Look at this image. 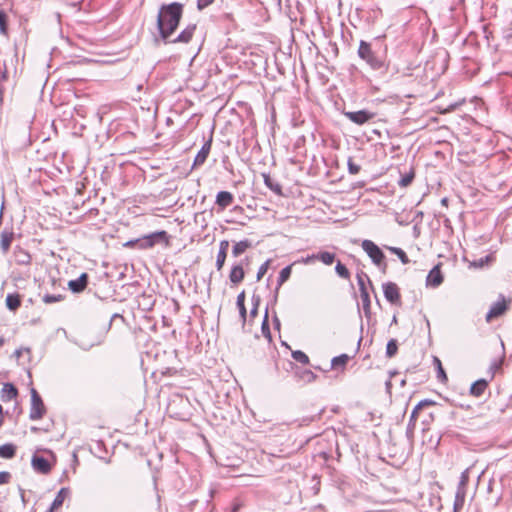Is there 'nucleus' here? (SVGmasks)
<instances>
[{
	"mask_svg": "<svg viewBox=\"0 0 512 512\" xmlns=\"http://www.w3.org/2000/svg\"><path fill=\"white\" fill-rule=\"evenodd\" d=\"M69 494L70 491L68 488H61L57 493L54 501L52 502L48 512H54L58 510L63 505V502L69 496Z\"/></svg>",
	"mask_w": 512,
	"mask_h": 512,
	"instance_id": "nucleus-15",
	"label": "nucleus"
},
{
	"mask_svg": "<svg viewBox=\"0 0 512 512\" xmlns=\"http://www.w3.org/2000/svg\"><path fill=\"white\" fill-rule=\"evenodd\" d=\"M228 248H229V241L228 240H222L219 243V251H218V253H222V254L227 255Z\"/></svg>",
	"mask_w": 512,
	"mask_h": 512,
	"instance_id": "nucleus-44",
	"label": "nucleus"
},
{
	"mask_svg": "<svg viewBox=\"0 0 512 512\" xmlns=\"http://www.w3.org/2000/svg\"><path fill=\"white\" fill-rule=\"evenodd\" d=\"M3 87L2 85H0V104L2 103V100H3Z\"/></svg>",
	"mask_w": 512,
	"mask_h": 512,
	"instance_id": "nucleus-52",
	"label": "nucleus"
},
{
	"mask_svg": "<svg viewBox=\"0 0 512 512\" xmlns=\"http://www.w3.org/2000/svg\"><path fill=\"white\" fill-rule=\"evenodd\" d=\"M269 268V260L264 262L258 269L257 272V281H260L262 277L267 273Z\"/></svg>",
	"mask_w": 512,
	"mask_h": 512,
	"instance_id": "nucleus-41",
	"label": "nucleus"
},
{
	"mask_svg": "<svg viewBox=\"0 0 512 512\" xmlns=\"http://www.w3.org/2000/svg\"><path fill=\"white\" fill-rule=\"evenodd\" d=\"M383 293L388 302L391 304L400 303V292L398 286L393 282L383 284Z\"/></svg>",
	"mask_w": 512,
	"mask_h": 512,
	"instance_id": "nucleus-8",
	"label": "nucleus"
},
{
	"mask_svg": "<svg viewBox=\"0 0 512 512\" xmlns=\"http://www.w3.org/2000/svg\"><path fill=\"white\" fill-rule=\"evenodd\" d=\"M266 324H267V314L265 315V319H264L263 326H262L263 331L265 330Z\"/></svg>",
	"mask_w": 512,
	"mask_h": 512,
	"instance_id": "nucleus-55",
	"label": "nucleus"
},
{
	"mask_svg": "<svg viewBox=\"0 0 512 512\" xmlns=\"http://www.w3.org/2000/svg\"><path fill=\"white\" fill-rule=\"evenodd\" d=\"M336 273L343 279H349L350 272L341 262H338L335 266Z\"/></svg>",
	"mask_w": 512,
	"mask_h": 512,
	"instance_id": "nucleus-35",
	"label": "nucleus"
},
{
	"mask_svg": "<svg viewBox=\"0 0 512 512\" xmlns=\"http://www.w3.org/2000/svg\"><path fill=\"white\" fill-rule=\"evenodd\" d=\"M435 402L432 401V400H428V399H425V400H422L420 401L413 409L412 413H411V416H410V423H415L417 418H418V414L420 412V410H422L424 407L426 406H431V405H434Z\"/></svg>",
	"mask_w": 512,
	"mask_h": 512,
	"instance_id": "nucleus-22",
	"label": "nucleus"
},
{
	"mask_svg": "<svg viewBox=\"0 0 512 512\" xmlns=\"http://www.w3.org/2000/svg\"><path fill=\"white\" fill-rule=\"evenodd\" d=\"M486 388H487L486 380L480 379L471 385L470 394L475 397H479L484 393Z\"/></svg>",
	"mask_w": 512,
	"mask_h": 512,
	"instance_id": "nucleus-21",
	"label": "nucleus"
},
{
	"mask_svg": "<svg viewBox=\"0 0 512 512\" xmlns=\"http://www.w3.org/2000/svg\"><path fill=\"white\" fill-rule=\"evenodd\" d=\"M466 491H467V487H463V486H457V490H456V496L457 497H460V498H466Z\"/></svg>",
	"mask_w": 512,
	"mask_h": 512,
	"instance_id": "nucleus-50",
	"label": "nucleus"
},
{
	"mask_svg": "<svg viewBox=\"0 0 512 512\" xmlns=\"http://www.w3.org/2000/svg\"><path fill=\"white\" fill-rule=\"evenodd\" d=\"M292 265L286 266L279 273L278 286L284 284L291 276Z\"/></svg>",
	"mask_w": 512,
	"mask_h": 512,
	"instance_id": "nucleus-30",
	"label": "nucleus"
},
{
	"mask_svg": "<svg viewBox=\"0 0 512 512\" xmlns=\"http://www.w3.org/2000/svg\"><path fill=\"white\" fill-rule=\"evenodd\" d=\"M213 2L214 0H198L197 7L199 10H202L211 5Z\"/></svg>",
	"mask_w": 512,
	"mask_h": 512,
	"instance_id": "nucleus-49",
	"label": "nucleus"
},
{
	"mask_svg": "<svg viewBox=\"0 0 512 512\" xmlns=\"http://www.w3.org/2000/svg\"><path fill=\"white\" fill-rule=\"evenodd\" d=\"M507 310V302L503 295H500L499 300L492 304L490 310L486 314V321L490 322L492 319L497 318L505 313Z\"/></svg>",
	"mask_w": 512,
	"mask_h": 512,
	"instance_id": "nucleus-7",
	"label": "nucleus"
},
{
	"mask_svg": "<svg viewBox=\"0 0 512 512\" xmlns=\"http://www.w3.org/2000/svg\"><path fill=\"white\" fill-rule=\"evenodd\" d=\"M366 281L371 285V281H370L369 277L366 274H364V273L357 274V283H358V286H359V291H360V297H361V301H362L363 311L365 313V316L369 317V315H370V308H371V302H370L369 292H368V289H367V286H366Z\"/></svg>",
	"mask_w": 512,
	"mask_h": 512,
	"instance_id": "nucleus-3",
	"label": "nucleus"
},
{
	"mask_svg": "<svg viewBox=\"0 0 512 512\" xmlns=\"http://www.w3.org/2000/svg\"><path fill=\"white\" fill-rule=\"evenodd\" d=\"M17 394L18 391L16 387L11 383H6L3 385L1 391V399L2 401H11L12 399L16 398Z\"/></svg>",
	"mask_w": 512,
	"mask_h": 512,
	"instance_id": "nucleus-18",
	"label": "nucleus"
},
{
	"mask_svg": "<svg viewBox=\"0 0 512 512\" xmlns=\"http://www.w3.org/2000/svg\"><path fill=\"white\" fill-rule=\"evenodd\" d=\"M414 176L413 174L405 175L399 182L400 186L407 187L412 182Z\"/></svg>",
	"mask_w": 512,
	"mask_h": 512,
	"instance_id": "nucleus-45",
	"label": "nucleus"
},
{
	"mask_svg": "<svg viewBox=\"0 0 512 512\" xmlns=\"http://www.w3.org/2000/svg\"><path fill=\"white\" fill-rule=\"evenodd\" d=\"M263 179L265 185L277 195H282V187L281 185L274 181L268 174H263Z\"/></svg>",
	"mask_w": 512,
	"mask_h": 512,
	"instance_id": "nucleus-25",
	"label": "nucleus"
},
{
	"mask_svg": "<svg viewBox=\"0 0 512 512\" xmlns=\"http://www.w3.org/2000/svg\"><path fill=\"white\" fill-rule=\"evenodd\" d=\"M0 32L3 35L7 34V15L4 11H0Z\"/></svg>",
	"mask_w": 512,
	"mask_h": 512,
	"instance_id": "nucleus-38",
	"label": "nucleus"
},
{
	"mask_svg": "<svg viewBox=\"0 0 512 512\" xmlns=\"http://www.w3.org/2000/svg\"><path fill=\"white\" fill-rule=\"evenodd\" d=\"M196 30L195 24H189L171 43H189Z\"/></svg>",
	"mask_w": 512,
	"mask_h": 512,
	"instance_id": "nucleus-12",
	"label": "nucleus"
},
{
	"mask_svg": "<svg viewBox=\"0 0 512 512\" xmlns=\"http://www.w3.org/2000/svg\"><path fill=\"white\" fill-rule=\"evenodd\" d=\"M347 165H348V171L350 174L356 175L360 172V169H361L360 165L356 164L352 158L348 159Z\"/></svg>",
	"mask_w": 512,
	"mask_h": 512,
	"instance_id": "nucleus-39",
	"label": "nucleus"
},
{
	"mask_svg": "<svg viewBox=\"0 0 512 512\" xmlns=\"http://www.w3.org/2000/svg\"><path fill=\"white\" fill-rule=\"evenodd\" d=\"M257 311H258V307H257V303H255L254 307L250 311V316L255 317L257 315Z\"/></svg>",
	"mask_w": 512,
	"mask_h": 512,
	"instance_id": "nucleus-51",
	"label": "nucleus"
},
{
	"mask_svg": "<svg viewBox=\"0 0 512 512\" xmlns=\"http://www.w3.org/2000/svg\"><path fill=\"white\" fill-rule=\"evenodd\" d=\"M32 466L36 471L43 474L50 471V464L44 457L34 456L32 458Z\"/></svg>",
	"mask_w": 512,
	"mask_h": 512,
	"instance_id": "nucleus-17",
	"label": "nucleus"
},
{
	"mask_svg": "<svg viewBox=\"0 0 512 512\" xmlns=\"http://www.w3.org/2000/svg\"><path fill=\"white\" fill-rule=\"evenodd\" d=\"M296 376L304 383H312L317 379V375L308 369L297 371Z\"/></svg>",
	"mask_w": 512,
	"mask_h": 512,
	"instance_id": "nucleus-26",
	"label": "nucleus"
},
{
	"mask_svg": "<svg viewBox=\"0 0 512 512\" xmlns=\"http://www.w3.org/2000/svg\"><path fill=\"white\" fill-rule=\"evenodd\" d=\"M45 414V406L43 401L37 391L35 389L31 390V409H30V419L31 420H39Z\"/></svg>",
	"mask_w": 512,
	"mask_h": 512,
	"instance_id": "nucleus-5",
	"label": "nucleus"
},
{
	"mask_svg": "<svg viewBox=\"0 0 512 512\" xmlns=\"http://www.w3.org/2000/svg\"><path fill=\"white\" fill-rule=\"evenodd\" d=\"M489 259V256H486L485 258H480L479 260L474 261L472 265L478 268H482L489 261Z\"/></svg>",
	"mask_w": 512,
	"mask_h": 512,
	"instance_id": "nucleus-48",
	"label": "nucleus"
},
{
	"mask_svg": "<svg viewBox=\"0 0 512 512\" xmlns=\"http://www.w3.org/2000/svg\"><path fill=\"white\" fill-rule=\"evenodd\" d=\"M314 261H316L315 254H311V255H307L306 257H302V258L296 260L292 265H296V264L308 265V264L313 263Z\"/></svg>",
	"mask_w": 512,
	"mask_h": 512,
	"instance_id": "nucleus-40",
	"label": "nucleus"
},
{
	"mask_svg": "<svg viewBox=\"0 0 512 512\" xmlns=\"http://www.w3.org/2000/svg\"><path fill=\"white\" fill-rule=\"evenodd\" d=\"M443 282V276L438 266L434 267L427 276V285L438 287Z\"/></svg>",
	"mask_w": 512,
	"mask_h": 512,
	"instance_id": "nucleus-16",
	"label": "nucleus"
},
{
	"mask_svg": "<svg viewBox=\"0 0 512 512\" xmlns=\"http://www.w3.org/2000/svg\"><path fill=\"white\" fill-rule=\"evenodd\" d=\"M398 350L397 341L395 339H391L387 343L386 347V355L387 357L391 358L396 355Z\"/></svg>",
	"mask_w": 512,
	"mask_h": 512,
	"instance_id": "nucleus-34",
	"label": "nucleus"
},
{
	"mask_svg": "<svg viewBox=\"0 0 512 512\" xmlns=\"http://www.w3.org/2000/svg\"><path fill=\"white\" fill-rule=\"evenodd\" d=\"M464 503H465V499L464 498H460V497H457L455 495L454 511L458 512L459 510H461L463 508V506H464Z\"/></svg>",
	"mask_w": 512,
	"mask_h": 512,
	"instance_id": "nucleus-43",
	"label": "nucleus"
},
{
	"mask_svg": "<svg viewBox=\"0 0 512 512\" xmlns=\"http://www.w3.org/2000/svg\"><path fill=\"white\" fill-rule=\"evenodd\" d=\"M251 247H252V243L248 239L236 242L232 248V255L234 257H239L240 255L245 253L247 249H249Z\"/></svg>",
	"mask_w": 512,
	"mask_h": 512,
	"instance_id": "nucleus-19",
	"label": "nucleus"
},
{
	"mask_svg": "<svg viewBox=\"0 0 512 512\" xmlns=\"http://www.w3.org/2000/svg\"><path fill=\"white\" fill-rule=\"evenodd\" d=\"M362 249L367 253V255L371 258L372 262L381 266L384 264L385 255L382 250L371 240H363L361 244Z\"/></svg>",
	"mask_w": 512,
	"mask_h": 512,
	"instance_id": "nucleus-4",
	"label": "nucleus"
},
{
	"mask_svg": "<svg viewBox=\"0 0 512 512\" xmlns=\"http://www.w3.org/2000/svg\"><path fill=\"white\" fill-rule=\"evenodd\" d=\"M183 15V4L173 2L160 7L157 16V27L160 36L167 41L175 32Z\"/></svg>",
	"mask_w": 512,
	"mask_h": 512,
	"instance_id": "nucleus-1",
	"label": "nucleus"
},
{
	"mask_svg": "<svg viewBox=\"0 0 512 512\" xmlns=\"http://www.w3.org/2000/svg\"><path fill=\"white\" fill-rule=\"evenodd\" d=\"M434 363L437 367V378L441 381V382H444L447 380V376H446V373L442 367V364H441V361L437 358V357H434Z\"/></svg>",
	"mask_w": 512,
	"mask_h": 512,
	"instance_id": "nucleus-36",
	"label": "nucleus"
},
{
	"mask_svg": "<svg viewBox=\"0 0 512 512\" xmlns=\"http://www.w3.org/2000/svg\"><path fill=\"white\" fill-rule=\"evenodd\" d=\"M16 448L13 444H4L0 446V457L10 459L15 455Z\"/></svg>",
	"mask_w": 512,
	"mask_h": 512,
	"instance_id": "nucleus-28",
	"label": "nucleus"
},
{
	"mask_svg": "<svg viewBox=\"0 0 512 512\" xmlns=\"http://www.w3.org/2000/svg\"><path fill=\"white\" fill-rule=\"evenodd\" d=\"M21 353H22V350L21 349H17L14 354L17 358H19L21 356Z\"/></svg>",
	"mask_w": 512,
	"mask_h": 512,
	"instance_id": "nucleus-53",
	"label": "nucleus"
},
{
	"mask_svg": "<svg viewBox=\"0 0 512 512\" xmlns=\"http://www.w3.org/2000/svg\"><path fill=\"white\" fill-rule=\"evenodd\" d=\"M245 277V272L243 269V263H237L234 264L231 268L230 274H229V280L232 284L237 285L240 282L243 281Z\"/></svg>",
	"mask_w": 512,
	"mask_h": 512,
	"instance_id": "nucleus-11",
	"label": "nucleus"
},
{
	"mask_svg": "<svg viewBox=\"0 0 512 512\" xmlns=\"http://www.w3.org/2000/svg\"><path fill=\"white\" fill-rule=\"evenodd\" d=\"M11 479V474L9 472L3 471L0 472V484H7Z\"/></svg>",
	"mask_w": 512,
	"mask_h": 512,
	"instance_id": "nucleus-46",
	"label": "nucleus"
},
{
	"mask_svg": "<svg viewBox=\"0 0 512 512\" xmlns=\"http://www.w3.org/2000/svg\"><path fill=\"white\" fill-rule=\"evenodd\" d=\"M14 240V232L12 229L5 228L0 234V248L6 254Z\"/></svg>",
	"mask_w": 512,
	"mask_h": 512,
	"instance_id": "nucleus-10",
	"label": "nucleus"
},
{
	"mask_svg": "<svg viewBox=\"0 0 512 512\" xmlns=\"http://www.w3.org/2000/svg\"><path fill=\"white\" fill-rule=\"evenodd\" d=\"M21 306V297L19 294H8L6 296V307L10 311H16Z\"/></svg>",
	"mask_w": 512,
	"mask_h": 512,
	"instance_id": "nucleus-20",
	"label": "nucleus"
},
{
	"mask_svg": "<svg viewBox=\"0 0 512 512\" xmlns=\"http://www.w3.org/2000/svg\"><path fill=\"white\" fill-rule=\"evenodd\" d=\"M292 357L295 361H297L301 364H304V365L309 364V357L303 351H300V350L293 351Z\"/></svg>",
	"mask_w": 512,
	"mask_h": 512,
	"instance_id": "nucleus-32",
	"label": "nucleus"
},
{
	"mask_svg": "<svg viewBox=\"0 0 512 512\" xmlns=\"http://www.w3.org/2000/svg\"><path fill=\"white\" fill-rule=\"evenodd\" d=\"M386 248L391 251L393 254L397 255L398 258L400 259V261L403 263V264H408L410 262L408 256L406 255L405 251L402 250L401 248H398V247H388L386 246Z\"/></svg>",
	"mask_w": 512,
	"mask_h": 512,
	"instance_id": "nucleus-29",
	"label": "nucleus"
},
{
	"mask_svg": "<svg viewBox=\"0 0 512 512\" xmlns=\"http://www.w3.org/2000/svg\"><path fill=\"white\" fill-rule=\"evenodd\" d=\"M63 300V295L61 294H45L42 297V301L45 304H53Z\"/></svg>",
	"mask_w": 512,
	"mask_h": 512,
	"instance_id": "nucleus-33",
	"label": "nucleus"
},
{
	"mask_svg": "<svg viewBox=\"0 0 512 512\" xmlns=\"http://www.w3.org/2000/svg\"><path fill=\"white\" fill-rule=\"evenodd\" d=\"M25 258H26V260H22L21 262H22V263H29V261H30V256H29L28 254H25Z\"/></svg>",
	"mask_w": 512,
	"mask_h": 512,
	"instance_id": "nucleus-54",
	"label": "nucleus"
},
{
	"mask_svg": "<svg viewBox=\"0 0 512 512\" xmlns=\"http://www.w3.org/2000/svg\"><path fill=\"white\" fill-rule=\"evenodd\" d=\"M165 242L168 244V236L166 231H157L153 232L149 235L143 236L142 238L136 240H130L125 243L126 247H134L137 246L140 249H149L152 248L155 244Z\"/></svg>",
	"mask_w": 512,
	"mask_h": 512,
	"instance_id": "nucleus-2",
	"label": "nucleus"
},
{
	"mask_svg": "<svg viewBox=\"0 0 512 512\" xmlns=\"http://www.w3.org/2000/svg\"><path fill=\"white\" fill-rule=\"evenodd\" d=\"M336 255L328 251H320L315 254V259L321 261L325 265H331L335 261Z\"/></svg>",
	"mask_w": 512,
	"mask_h": 512,
	"instance_id": "nucleus-24",
	"label": "nucleus"
},
{
	"mask_svg": "<svg viewBox=\"0 0 512 512\" xmlns=\"http://www.w3.org/2000/svg\"><path fill=\"white\" fill-rule=\"evenodd\" d=\"M237 306L239 308L240 317H241L243 323H245V321L247 319V311L245 308V292L244 291H242L237 296Z\"/></svg>",
	"mask_w": 512,
	"mask_h": 512,
	"instance_id": "nucleus-27",
	"label": "nucleus"
},
{
	"mask_svg": "<svg viewBox=\"0 0 512 512\" xmlns=\"http://www.w3.org/2000/svg\"><path fill=\"white\" fill-rule=\"evenodd\" d=\"M5 343L4 337L0 336V347H2Z\"/></svg>",
	"mask_w": 512,
	"mask_h": 512,
	"instance_id": "nucleus-56",
	"label": "nucleus"
},
{
	"mask_svg": "<svg viewBox=\"0 0 512 512\" xmlns=\"http://www.w3.org/2000/svg\"><path fill=\"white\" fill-rule=\"evenodd\" d=\"M226 257H227V255L222 254V253L217 254L216 268L218 271H220L223 268L225 261H226Z\"/></svg>",
	"mask_w": 512,
	"mask_h": 512,
	"instance_id": "nucleus-42",
	"label": "nucleus"
},
{
	"mask_svg": "<svg viewBox=\"0 0 512 512\" xmlns=\"http://www.w3.org/2000/svg\"><path fill=\"white\" fill-rule=\"evenodd\" d=\"M349 360L348 355L341 354L340 356H336L331 361L332 368H337L339 366H345Z\"/></svg>",
	"mask_w": 512,
	"mask_h": 512,
	"instance_id": "nucleus-31",
	"label": "nucleus"
},
{
	"mask_svg": "<svg viewBox=\"0 0 512 512\" xmlns=\"http://www.w3.org/2000/svg\"><path fill=\"white\" fill-rule=\"evenodd\" d=\"M366 62L375 70H379L384 67V62L375 55L369 58Z\"/></svg>",
	"mask_w": 512,
	"mask_h": 512,
	"instance_id": "nucleus-37",
	"label": "nucleus"
},
{
	"mask_svg": "<svg viewBox=\"0 0 512 512\" xmlns=\"http://www.w3.org/2000/svg\"><path fill=\"white\" fill-rule=\"evenodd\" d=\"M234 201V196L232 193L228 191H220L216 195V205L221 208V210L226 209L230 206Z\"/></svg>",
	"mask_w": 512,
	"mask_h": 512,
	"instance_id": "nucleus-13",
	"label": "nucleus"
},
{
	"mask_svg": "<svg viewBox=\"0 0 512 512\" xmlns=\"http://www.w3.org/2000/svg\"><path fill=\"white\" fill-rule=\"evenodd\" d=\"M344 115L351 122H353L357 125H363V124L369 122L370 120H372L376 114L373 112H370L368 110H359V111L345 112Z\"/></svg>",
	"mask_w": 512,
	"mask_h": 512,
	"instance_id": "nucleus-6",
	"label": "nucleus"
},
{
	"mask_svg": "<svg viewBox=\"0 0 512 512\" xmlns=\"http://www.w3.org/2000/svg\"><path fill=\"white\" fill-rule=\"evenodd\" d=\"M468 480H469L468 472L467 471L462 472L458 486L467 487Z\"/></svg>",
	"mask_w": 512,
	"mask_h": 512,
	"instance_id": "nucleus-47",
	"label": "nucleus"
},
{
	"mask_svg": "<svg viewBox=\"0 0 512 512\" xmlns=\"http://www.w3.org/2000/svg\"><path fill=\"white\" fill-rule=\"evenodd\" d=\"M211 146H212V136L203 144L202 148L197 153V155L194 159V162H193V167H198L205 163V161L207 160V157L210 153Z\"/></svg>",
	"mask_w": 512,
	"mask_h": 512,
	"instance_id": "nucleus-9",
	"label": "nucleus"
},
{
	"mask_svg": "<svg viewBox=\"0 0 512 512\" xmlns=\"http://www.w3.org/2000/svg\"><path fill=\"white\" fill-rule=\"evenodd\" d=\"M358 55L361 59L365 61L371 58L374 55V53L371 49L370 44L362 40L359 45Z\"/></svg>",
	"mask_w": 512,
	"mask_h": 512,
	"instance_id": "nucleus-23",
	"label": "nucleus"
},
{
	"mask_svg": "<svg viewBox=\"0 0 512 512\" xmlns=\"http://www.w3.org/2000/svg\"><path fill=\"white\" fill-rule=\"evenodd\" d=\"M88 284V275L86 273H82L77 279L70 280L68 283L69 288L75 292H82Z\"/></svg>",
	"mask_w": 512,
	"mask_h": 512,
	"instance_id": "nucleus-14",
	"label": "nucleus"
}]
</instances>
